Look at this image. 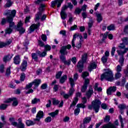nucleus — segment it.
Segmentation results:
<instances>
[{
	"mask_svg": "<svg viewBox=\"0 0 128 128\" xmlns=\"http://www.w3.org/2000/svg\"><path fill=\"white\" fill-rule=\"evenodd\" d=\"M58 110H56L54 112L49 113V116H50L52 118H55L56 116H58Z\"/></svg>",
	"mask_w": 128,
	"mask_h": 128,
	"instance_id": "32",
	"label": "nucleus"
},
{
	"mask_svg": "<svg viewBox=\"0 0 128 128\" xmlns=\"http://www.w3.org/2000/svg\"><path fill=\"white\" fill-rule=\"evenodd\" d=\"M4 72V66L2 64L0 66V72L2 73Z\"/></svg>",
	"mask_w": 128,
	"mask_h": 128,
	"instance_id": "60",
	"label": "nucleus"
},
{
	"mask_svg": "<svg viewBox=\"0 0 128 128\" xmlns=\"http://www.w3.org/2000/svg\"><path fill=\"white\" fill-rule=\"evenodd\" d=\"M71 60L72 64H76V57L74 56L72 58Z\"/></svg>",
	"mask_w": 128,
	"mask_h": 128,
	"instance_id": "63",
	"label": "nucleus"
},
{
	"mask_svg": "<svg viewBox=\"0 0 128 128\" xmlns=\"http://www.w3.org/2000/svg\"><path fill=\"white\" fill-rule=\"evenodd\" d=\"M80 34L79 33H76L74 35L73 39L72 42V48H76V44H74V40H76V38L78 36L80 38Z\"/></svg>",
	"mask_w": 128,
	"mask_h": 128,
	"instance_id": "19",
	"label": "nucleus"
},
{
	"mask_svg": "<svg viewBox=\"0 0 128 128\" xmlns=\"http://www.w3.org/2000/svg\"><path fill=\"white\" fill-rule=\"evenodd\" d=\"M92 24H94V20H90L88 23V28H90L92 26Z\"/></svg>",
	"mask_w": 128,
	"mask_h": 128,
	"instance_id": "52",
	"label": "nucleus"
},
{
	"mask_svg": "<svg viewBox=\"0 0 128 128\" xmlns=\"http://www.w3.org/2000/svg\"><path fill=\"white\" fill-rule=\"evenodd\" d=\"M12 54L11 55L10 54H8L4 57L3 61L4 62H10V60H12Z\"/></svg>",
	"mask_w": 128,
	"mask_h": 128,
	"instance_id": "20",
	"label": "nucleus"
},
{
	"mask_svg": "<svg viewBox=\"0 0 128 128\" xmlns=\"http://www.w3.org/2000/svg\"><path fill=\"white\" fill-rule=\"evenodd\" d=\"M102 60L103 64H106L108 62V57L106 56H103L102 58Z\"/></svg>",
	"mask_w": 128,
	"mask_h": 128,
	"instance_id": "55",
	"label": "nucleus"
},
{
	"mask_svg": "<svg viewBox=\"0 0 128 128\" xmlns=\"http://www.w3.org/2000/svg\"><path fill=\"white\" fill-rule=\"evenodd\" d=\"M32 60H34V62H38V56L37 53H32Z\"/></svg>",
	"mask_w": 128,
	"mask_h": 128,
	"instance_id": "30",
	"label": "nucleus"
},
{
	"mask_svg": "<svg viewBox=\"0 0 128 128\" xmlns=\"http://www.w3.org/2000/svg\"><path fill=\"white\" fill-rule=\"evenodd\" d=\"M38 46H41L42 48H44V46H46V45L44 44V42H42V40H39L38 41Z\"/></svg>",
	"mask_w": 128,
	"mask_h": 128,
	"instance_id": "54",
	"label": "nucleus"
},
{
	"mask_svg": "<svg viewBox=\"0 0 128 128\" xmlns=\"http://www.w3.org/2000/svg\"><path fill=\"white\" fill-rule=\"evenodd\" d=\"M80 12H82V10L80 8H76V9L75 10V11H74V14H80Z\"/></svg>",
	"mask_w": 128,
	"mask_h": 128,
	"instance_id": "47",
	"label": "nucleus"
},
{
	"mask_svg": "<svg viewBox=\"0 0 128 128\" xmlns=\"http://www.w3.org/2000/svg\"><path fill=\"white\" fill-rule=\"evenodd\" d=\"M88 84H90V79H86L84 82V84L81 89V92H86V91L88 88Z\"/></svg>",
	"mask_w": 128,
	"mask_h": 128,
	"instance_id": "14",
	"label": "nucleus"
},
{
	"mask_svg": "<svg viewBox=\"0 0 128 128\" xmlns=\"http://www.w3.org/2000/svg\"><path fill=\"white\" fill-rule=\"evenodd\" d=\"M107 30H114V25L111 24L107 27Z\"/></svg>",
	"mask_w": 128,
	"mask_h": 128,
	"instance_id": "49",
	"label": "nucleus"
},
{
	"mask_svg": "<svg viewBox=\"0 0 128 128\" xmlns=\"http://www.w3.org/2000/svg\"><path fill=\"white\" fill-rule=\"evenodd\" d=\"M69 82L71 86V88L69 90L68 94L70 96H72L74 94V80L72 78H69Z\"/></svg>",
	"mask_w": 128,
	"mask_h": 128,
	"instance_id": "8",
	"label": "nucleus"
},
{
	"mask_svg": "<svg viewBox=\"0 0 128 128\" xmlns=\"http://www.w3.org/2000/svg\"><path fill=\"white\" fill-rule=\"evenodd\" d=\"M34 84H32V82H30L28 84L26 85L25 89L28 90V88H32V86Z\"/></svg>",
	"mask_w": 128,
	"mask_h": 128,
	"instance_id": "57",
	"label": "nucleus"
},
{
	"mask_svg": "<svg viewBox=\"0 0 128 128\" xmlns=\"http://www.w3.org/2000/svg\"><path fill=\"white\" fill-rule=\"evenodd\" d=\"M41 38L42 40H43V42H46V35L44 34H42L41 36Z\"/></svg>",
	"mask_w": 128,
	"mask_h": 128,
	"instance_id": "58",
	"label": "nucleus"
},
{
	"mask_svg": "<svg viewBox=\"0 0 128 128\" xmlns=\"http://www.w3.org/2000/svg\"><path fill=\"white\" fill-rule=\"evenodd\" d=\"M118 108H120V110H124L126 108V104H121L118 106Z\"/></svg>",
	"mask_w": 128,
	"mask_h": 128,
	"instance_id": "46",
	"label": "nucleus"
},
{
	"mask_svg": "<svg viewBox=\"0 0 128 128\" xmlns=\"http://www.w3.org/2000/svg\"><path fill=\"white\" fill-rule=\"evenodd\" d=\"M14 19L11 18L10 19H7V22L9 24V28H8L6 31V34H12V30L14 28H16V30L19 32V34H24V32H26V29L22 28V21H20L17 25V26H16V24H14V22H13Z\"/></svg>",
	"mask_w": 128,
	"mask_h": 128,
	"instance_id": "1",
	"label": "nucleus"
},
{
	"mask_svg": "<svg viewBox=\"0 0 128 128\" xmlns=\"http://www.w3.org/2000/svg\"><path fill=\"white\" fill-rule=\"evenodd\" d=\"M94 94V90L92 88H90L89 90L86 92V96L90 98V96H92V95Z\"/></svg>",
	"mask_w": 128,
	"mask_h": 128,
	"instance_id": "25",
	"label": "nucleus"
},
{
	"mask_svg": "<svg viewBox=\"0 0 128 128\" xmlns=\"http://www.w3.org/2000/svg\"><path fill=\"white\" fill-rule=\"evenodd\" d=\"M70 48H72V45L70 44L62 46L60 50V53L64 56L68 54V51H66V50H70Z\"/></svg>",
	"mask_w": 128,
	"mask_h": 128,
	"instance_id": "10",
	"label": "nucleus"
},
{
	"mask_svg": "<svg viewBox=\"0 0 128 128\" xmlns=\"http://www.w3.org/2000/svg\"><path fill=\"white\" fill-rule=\"evenodd\" d=\"M44 6L46 5L44 4H40L39 8V12L36 15L35 20H38L40 18H42V12L44 10Z\"/></svg>",
	"mask_w": 128,
	"mask_h": 128,
	"instance_id": "6",
	"label": "nucleus"
},
{
	"mask_svg": "<svg viewBox=\"0 0 128 128\" xmlns=\"http://www.w3.org/2000/svg\"><path fill=\"white\" fill-rule=\"evenodd\" d=\"M59 87H60L59 85L55 84L53 88L54 92H58V88H60Z\"/></svg>",
	"mask_w": 128,
	"mask_h": 128,
	"instance_id": "59",
	"label": "nucleus"
},
{
	"mask_svg": "<svg viewBox=\"0 0 128 128\" xmlns=\"http://www.w3.org/2000/svg\"><path fill=\"white\" fill-rule=\"evenodd\" d=\"M104 70H106V72L101 75V80L102 81L104 80H106L108 82H112V80H114V78L112 71L110 69H104Z\"/></svg>",
	"mask_w": 128,
	"mask_h": 128,
	"instance_id": "2",
	"label": "nucleus"
},
{
	"mask_svg": "<svg viewBox=\"0 0 128 128\" xmlns=\"http://www.w3.org/2000/svg\"><path fill=\"white\" fill-rule=\"evenodd\" d=\"M26 66H28V61L26 60H24L20 66V70L22 72H26Z\"/></svg>",
	"mask_w": 128,
	"mask_h": 128,
	"instance_id": "15",
	"label": "nucleus"
},
{
	"mask_svg": "<svg viewBox=\"0 0 128 128\" xmlns=\"http://www.w3.org/2000/svg\"><path fill=\"white\" fill-rule=\"evenodd\" d=\"M88 70L91 72L92 70H94V68H96V64L95 62L91 63L90 66L88 68Z\"/></svg>",
	"mask_w": 128,
	"mask_h": 128,
	"instance_id": "24",
	"label": "nucleus"
},
{
	"mask_svg": "<svg viewBox=\"0 0 128 128\" xmlns=\"http://www.w3.org/2000/svg\"><path fill=\"white\" fill-rule=\"evenodd\" d=\"M62 71L58 72L56 74V78L57 80L60 79V76H62Z\"/></svg>",
	"mask_w": 128,
	"mask_h": 128,
	"instance_id": "37",
	"label": "nucleus"
},
{
	"mask_svg": "<svg viewBox=\"0 0 128 128\" xmlns=\"http://www.w3.org/2000/svg\"><path fill=\"white\" fill-rule=\"evenodd\" d=\"M6 1L7 2L5 5V8H10L12 6V0H6Z\"/></svg>",
	"mask_w": 128,
	"mask_h": 128,
	"instance_id": "33",
	"label": "nucleus"
},
{
	"mask_svg": "<svg viewBox=\"0 0 128 128\" xmlns=\"http://www.w3.org/2000/svg\"><path fill=\"white\" fill-rule=\"evenodd\" d=\"M119 48H120V50H124L126 48V46L124 45V43H121L120 44V46H118Z\"/></svg>",
	"mask_w": 128,
	"mask_h": 128,
	"instance_id": "53",
	"label": "nucleus"
},
{
	"mask_svg": "<svg viewBox=\"0 0 128 128\" xmlns=\"http://www.w3.org/2000/svg\"><path fill=\"white\" fill-rule=\"evenodd\" d=\"M14 62L15 64H20V55H17L14 58Z\"/></svg>",
	"mask_w": 128,
	"mask_h": 128,
	"instance_id": "21",
	"label": "nucleus"
},
{
	"mask_svg": "<svg viewBox=\"0 0 128 128\" xmlns=\"http://www.w3.org/2000/svg\"><path fill=\"white\" fill-rule=\"evenodd\" d=\"M44 51L48 52V50H52V46H49L48 44H46L45 45V46H44Z\"/></svg>",
	"mask_w": 128,
	"mask_h": 128,
	"instance_id": "40",
	"label": "nucleus"
},
{
	"mask_svg": "<svg viewBox=\"0 0 128 128\" xmlns=\"http://www.w3.org/2000/svg\"><path fill=\"white\" fill-rule=\"evenodd\" d=\"M122 78V74L120 72H117L115 74L116 80H118V78Z\"/></svg>",
	"mask_w": 128,
	"mask_h": 128,
	"instance_id": "45",
	"label": "nucleus"
},
{
	"mask_svg": "<svg viewBox=\"0 0 128 128\" xmlns=\"http://www.w3.org/2000/svg\"><path fill=\"white\" fill-rule=\"evenodd\" d=\"M6 22H8V18H2V19L1 20V24L2 26H4V24H6Z\"/></svg>",
	"mask_w": 128,
	"mask_h": 128,
	"instance_id": "43",
	"label": "nucleus"
},
{
	"mask_svg": "<svg viewBox=\"0 0 128 128\" xmlns=\"http://www.w3.org/2000/svg\"><path fill=\"white\" fill-rule=\"evenodd\" d=\"M8 105L6 104H2L0 106V110H4L6 109Z\"/></svg>",
	"mask_w": 128,
	"mask_h": 128,
	"instance_id": "39",
	"label": "nucleus"
},
{
	"mask_svg": "<svg viewBox=\"0 0 128 128\" xmlns=\"http://www.w3.org/2000/svg\"><path fill=\"white\" fill-rule=\"evenodd\" d=\"M96 16V20L98 22H100L102 20V14L98 12L94 13Z\"/></svg>",
	"mask_w": 128,
	"mask_h": 128,
	"instance_id": "22",
	"label": "nucleus"
},
{
	"mask_svg": "<svg viewBox=\"0 0 128 128\" xmlns=\"http://www.w3.org/2000/svg\"><path fill=\"white\" fill-rule=\"evenodd\" d=\"M36 54H38L40 58H44V56H46V52L44 51V50L42 52H40V50H38L36 52Z\"/></svg>",
	"mask_w": 128,
	"mask_h": 128,
	"instance_id": "26",
	"label": "nucleus"
},
{
	"mask_svg": "<svg viewBox=\"0 0 128 128\" xmlns=\"http://www.w3.org/2000/svg\"><path fill=\"white\" fill-rule=\"evenodd\" d=\"M66 10H68V6L66 5L63 6L60 12L61 18L62 20H66L68 17V14H66Z\"/></svg>",
	"mask_w": 128,
	"mask_h": 128,
	"instance_id": "11",
	"label": "nucleus"
},
{
	"mask_svg": "<svg viewBox=\"0 0 128 128\" xmlns=\"http://www.w3.org/2000/svg\"><path fill=\"white\" fill-rule=\"evenodd\" d=\"M13 102L12 104V106H16L18 104V99H16L14 97L7 99L4 102H5L6 104H8L10 102Z\"/></svg>",
	"mask_w": 128,
	"mask_h": 128,
	"instance_id": "9",
	"label": "nucleus"
},
{
	"mask_svg": "<svg viewBox=\"0 0 128 128\" xmlns=\"http://www.w3.org/2000/svg\"><path fill=\"white\" fill-rule=\"evenodd\" d=\"M12 68L11 66H9L6 70V76H10V69Z\"/></svg>",
	"mask_w": 128,
	"mask_h": 128,
	"instance_id": "51",
	"label": "nucleus"
},
{
	"mask_svg": "<svg viewBox=\"0 0 128 128\" xmlns=\"http://www.w3.org/2000/svg\"><path fill=\"white\" fill-rule=\"evenodd\" d=\"M116 90V87L114 86L112 87H110L107 90L106 92L108 95L112 94V92H114Z\"/></svg>",
	"mask_w": 128,
	"mask_h": 128,
	"instance_id": "18",
	"label": "nucleus"
},
{
	"mask_svg": "<svg viewBox=\"0 0 128 128\" xmlns=\"http://www.w3.org/2000/svg\"><path fill=\"white\" fill-rule=\"evenodd\" d=\"M76 108H86V105L84 104H78L76 105Z\"/></svg>",
	"mask_w": 128,
	"mask_h": 128,
	"instance_id": "50",
	"label": "nucleus"
},
{
	"mask_svg": "<svg viewBox=\"0 0 128 128\" xmlns=\"http://www.w3.org/2000/svg\"><path fill=\"white\" fill-rule=\"evenodd\" d=\"M17 128H24V124L23 123L18 124Z\"/></svg>",
	"mask_w": 128,
	"mask_h": 128,
	"instance_id": "64",
	"label": "nucleus"
},
{
	"mask_svg": "<svg viewBox=\"0 0 128 128\" xmlns=\"http://www.w3.org/2000/svg\"><path fill=\"white\" fill-rule=\"evenodd\" d=\"M42 82V80L40 79L34 80V82H32L33 84H34L35 86H38Z\"/></svg>",
	"mask_w": 128,
	"mask_h": 128,
	"instance_id": "29",
	"label": "nucleus"
},
{
	"mask_svg": "<svg viewBox=\"0 0 128 128\" xmlns=\"http://www.w3.org/2000/svg\"><path fill=\"white\" fill-rule=\"evenodd\" d=\"M92 121V118L90 117H86L83 120V124H88L90 122Z\"/></svg>",
	"mask_w": 128,
	"mask_h": 128,
	"instance_id": "31",
	"label": "nucleus"
},
{
	"mask_svg": "<svg viewBox=\"0 0 128 128\" xmlns=\"http://www.w3.org/2000/svg\"><path fill=\"white\" fill-rule=\"evenodd\" d=\"M69 20L68 22L70 24H72V22H74V17L72 16V14H69Z\"/></svg>",
	"mask_w": 128,
	"mask_h": 128,
	"instance_id": "48",
	"label": "nucleus"
},
{
	"mask_svg": "<svg viewBox=\"0 0 128 128\" xmlns=\"http://www.w3.org/2000/svg\"><path fill=\"white\" fill-rule=\"evenodd\" d=\"M40 26V24L38 22V24H32L30 28V34L34 32V30H36V28H38Z\"/></svg>",
	"mask_w": 128,
	"mask_h": 128,
	"instance_id": "16",
	"label": "nucleus"
},
{
	"mask_svg": "<svg viewBox=\"0 0 128 128\" xmlns=\"http://www.w3.org/2000/svg\"><path fill=\"white\" fill-rule=\"evenodd\" d=\"M88 60V54L84 53L82 56L81 60L78 62L77 68L79 70V72H82L84 70V64Z\"/></svg>",
	"mask_w": 128,
	"mask_h": 128,
	"instance_id": "4",
	"label": "nucleus"
},
{
	"mask_svg": "<svg viewBox=\"0 0 128 128\" xmlns=\"http://www.w3.org/2000/svg\"><path fill=\"white\" fill-rule=\"evenodd\" d=\"M12 42V41L10 39L7 40L6 42H3L4 48V46H10Z\"/></svg>",
	"mask_w": 128,
	"mask_h": 128,
	"instance_id": "36",
	"label": "nucleus"
},
{
	"mask_svg": "<svg viewBox=\"0 0 128 128\" xmlns=\"http://www.w3.org/2000/svg\"><path fill=\"white\" fill-rule=\"evenodd\" d=\"M122 66L121 65H118L116 68V70L117 72H120V71L122 70Z\"/></svg>",
	"mask_w": 128,
	"mask_h": 128,
	"instance_id": "56",
	"label": "nucleus"
},
{
	"mask_svg": "<svg viewBox=\"0 0 128 128\" xmlns=\"http://www.w3.org/2000/svg\"><path fill=\"white\" fill-rule=\"evenodd\" d=\"M80 96H82V93L78 92H76V97L74 98V100L72 102V104L70 106V108H72L75 106L78 103V98H80Z\"/></svg>",
	"mask_w": 128,
	"mask_h": 128,
	"instance_id": "12",
	"label": "nucleus"
},
{
	"mask_svg": "<svg viewBox=\"0 0 128 128\" xmlns=\"http://www.w3.org/2000/svg\"><path fill=\"white\" fill-rule=\"evenodd\" d=\"M38 102H40V99L38 98H34L32 100V104H36Z\"/></svg>",
	"mask_w": 128,
	"mask_h": 128,
	"instance_id": "34",
	"label": "nucleus"
},
{
	"mask_svg": "<svg viewBox=\"0 0 128 128\" xmlns=\"http://www.w3.org/2000/svg\"><path fill=\"white\" fill-rule=\"evenodd\" d=\"M122 40L124 44L128 45V37H124L122 39Z\"/></svg>",
	"mask_w": 128,
	"mask_h": 128,
	"instance_id": "38",
	"label": "nucleus"
},
{
	"mask_svg": "<svg viewBox=\"0 0 128 128\" xmlns=\"http://www.w3.org/2000/svg\"><path fill=\"white\" fill-rule=\"evenodd\" d=\"M64 0H55L51 2V6L52 8H54L57 4V8H60Z\"/></svg>",
	"mask_w": 128,
	"mask_h": 128,
	"instance_id": "13",
	"label": "nucleus"
},
{
	"mask_svg": "<svg viewBox=\"0 0 128 128\" xmlns=\"http://www.w3.org/2000/svg\"><path fill=\"white\" fill-rule=\"evenodd\" d=\"M66 80H68V76L66 74L63 76L60 79V84H64V82H66Z\"/></svg>",
	"mask_w": 128,
	"mask_h": 128,
	"instance_id": "27",
	"label": "nucleus"
},
{
	"mask_svg": "<svg viewBox=\"0 0 128 128\" xmlns=\"http://www.w3.org/2000/svg\"><path fill=\"white\" fill-rule=\"evenodd\" d=\"M60 94L61 96H62L63 98H65V100H68V98L70 96V94H66V92L64 91H61L60 92Z\"/></svg>",
	"mask_w": 128,
	"mask_h": 128,
	"instance_id": "28",
	"label": "nucleus"
},
{
	"mask_svg": "<svg viewBox=\"0 0 128 128\" xmlns=\"http://www.w3.org/2000/svg\"><path fill=\"white\" fill-rule=\"evenodd\" d=\"M100 104H102V102L98 99H96L93 100L92 102V105H89L88 106V110H94L96 112H98L100 110Z\"/></svg>",
	"mask_w": 128,
	"mask_h": 128,
	"instance_id": "3",
	"label": "nucleus"
},
{
	"mask_svg": "<svg viewBox=\"0 0 128 128\" xmlns=\"http://www.w3.org/2000/svg\"><path fill=\"white\" fill-rule=\"evenodd\" d=\"M128 52V47L124 50V51H122V50H118L117 52L118 56H121L119 59V62L121 66H124V54H126Z\"/></svg>",
	"mask_w": 128,
	"mask_h": 128,
	"instance_id": "5",
	"label": "nucleus"
},
{
	"mask_svg": "<svg viewBox=\"0 0 128 128\" xmlns=\"http://www.w3.org/2000/svg\"><path fill=\"white\" fill-rule=\"evenodd\" d=\"M102 128H116V126L112 124L109 123L103 126Z\"/></svg>",
	"mask_w": 128,
	"mask_h": 128,
	"instance_id": "23",
	"label": "nucleus"
},
{
	"mask_svg": "<svg viewBox=\"0 0 128 128\" xmlns=\"http://www.w3.org/2000/svg\"><path fill=\"white\" fill-rule=\"evenodd\" d=\"M16 10H9L8 12L4 14V16H7V20H10V18H13L16 16Z\"/></svg>",
	"mask_w": 128,
	"mask_h": 128,
	"instance_id": "7",
	"label": "nucleus"
},
{
	"mask_svg": "<svg viewBox=\"0 0 128 128\" xmlns=\"http://www.w3.org/2000/svg\"><path fill=\"white\" fill-rule=\"evenodd\" d=\"M46 122H52V117L48 116L45 119Z\"/></svg>",
	"mask_w": 128,
	"mask_h": 128,
	"instance_id": "62",
	"label": "nucleus"
},
{
	"mask_svg": "<svg viewBox=\"0 0 128 128\" xmlns=\"http://www.w3.org/2000/svg\"><path fill=\"white\" fill-rule=\"evenodd\" d=\"M26 79V74L24 72L21 74V76H20V82H24Z\"/></svg>",
	"mask_w": 128,
	"mask_h": 128,
	"instance_id": "41",
	"label": "nucleus"
},
{
	"mask_svg": "<svg viewBox=\"0 0 128 128\" xmlns=\"http://www.w3.org/2000/svg\"><path fill=\"white\" fill-rule=\"evenodd\" d=\"M114 52H116V47H112L111 50V56H114Z\"/></svg>",
	"mask_w": 128,
	"mask_h": 128,
	"instance_id": "61",
	"label": "nucleus"
},
{
	"mask_svg": "<svg viewBox=\"0 0 128 128\" xmlns=\"http://www.w3.org/2000/svg\"><path fill=\"white\" fill-rule=\"evenodd\" d=\"M80 112V108H77L75 109L74 110V116H78V114Z\"/></svg>",
	"mask_w": 128,
	"mask_h": 128,
	"instance_id": "44",
	"label": "nucleus"
},
{
	"mask_svg": "<svg viewBox=\"0 0 128 128\" xmlns=\"http://www.w3.org/2000/svg\"><path fill=\"white\" fill-rule=\"evenodd\" d=\"M26 124L28 126H34V124H36V123L34 122L32 120H26Z\"/></svg>",
	"mask_w": 128,
	"mask_h": 128,
	"instance_id": "35",
	"label": "nucleus"
},
{
	"mask_svg": "<svg viewBox=\"0 0 128 128\" xmlns=\"http://www.w3.org/2000/svg\"><path fill=\"white\" fill-rule=\"evenodd\" d=\"M52 104L54 106H56L60 104V100L56 99V98H54L52 99Z\"/></svg>",
	"mask_w": 128,
	"mask_h": 128,
	"instance_id": "42",
	"label": "nucleus"
},
{
	"mask_svg": "<svg viewBox=\"0 0 128 128\" xmlns=\"http://www.w3.org/2000/svg\"><path fill=\"white\" fill-rule=\"evenodd\" d=\"M36 118L34 119V121L40 122V118H44V112L42 111H39V112L38 113Z\"/></svg>",
	"mask_w": 128,
	"mask_h": 128,
	"instance_id": "17",
	"label": "nucleus"
}]
</instances>
